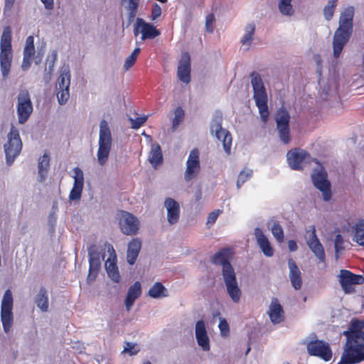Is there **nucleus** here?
Instances as JSON below:
<instances>
[{"label":"nucleus","mask_w":364,"mask_h":364,"mask_svg":"<svg viewBox=\"0 0 364 364\" xmlns=\"http://www.w3.org/2000/svg\"><path fill=\"white\" fill-rule=\"evenodd\" d=\"M15 0H4V12L11 11Z\"/></svg>","instance_id":"680f3d73"},{"label":"nucleus","mask_w":364,"mask_h":364,"mask_svg":"<svg viewBox=\"0 0 364 364\" xmlns=\"http://www.w3.org/2000/svg\"><path fill=\"white\" fill-rule=\"evenodd\" d=\"M267 228L278 242L284 241V230L278 220L272 217L267 221Z\"/></svg>","instance_id":"2f4dec72"},{"label":"nucleus","mask_w":364,"mask_h":364,"mask_svg":"<svg viewBox=\"0 0 364 364\" xmlns=\"http://www.w3.org/2000/svg\"><path fill=\"white\" fill-rule=\"evenodd\" d=\"M56 55H57L56 53L54 52L53 53V60L48 67V70H47V69H46V73L44 74V76H43V80L46 83H48L51 79L52 72L53 70V66H54L55 60L56 59Z\"/></svg>","instance_id":"603ef678"},{"label":"nucleus","mask_w":364,"mask_h":364,"mask_svg":"<svg viewBox=\"0 0 364 364\" xmlns=\"http://www.w3.org/2000/svg\"><path fill=\"white\" fill-rule=\"evenodd\" d=\"M147 116L136 117V119L129 118L131 122V127L134 129H137L141 127L147 120Z\"/></svg>","instance_id":"3c124183"},{"label":"nucleus","mask_w":364,"mask_h":364,"mask_svg":"<svg viewBox=\"0 0 364 364\" xmlns=\"http://www.w3.org/2000/svg\"><path fill=\"white\" fill-rule=\"evenodd\" d=\"M143 364H152L150 361H146Z\"/></svg>","instance_id":"0e129e2a"},{"label":"nucleus","mask_w":364,"mask_h":364,"mask_svg":"<svg viewBox=\"0 0 364 364\" xmlns=\"http://www.w3.org/2000/svg\"><path fill=\"white\" fill-rule=\"evenodd\" d=\"M289 120L290 115L288 111L283 108H280L277 110L275 116L277 129L280 140L284 144H288L290 141Z\"/></svg>","instance_id":"4468645a"},{"label":"nucleus","mask_w":364,"mask_h":364,"mask_svg":"<svg viewBox=\"0 0 364 364\" xmlns=\"http://www.w3.org/2000/svg\"><path fill=\"white\" fill-rule=\"evenodd\" d=\"M364 321L353 319L343 332L346 342L338 364H355L364 360Z\"/></svg>","instance_id":"f257e3e1"},{"label":"nucleus","mask_w":364,"mask_h":364,"mask_svg":"<svg viewBox=\"0 0 364 364\" xmlns=\"http://www.w3.org/2000/svg\"><path fill=\"white\" fill-rule=\"evenodd\" d=\"M214 21L215 16L213 14H208L205 18V28L209 33H212L213 31V23Z\"/></svg>","instance_id":"4d7b16f0"},{"label":"nucleus","mask_w":364,"mask_h":364,"mask_svg":"<svg viewBox=\"0 0 364 364\" xmlns=\"http://www.w3.org/2000/svg\"><path fill=\"white\" fill-rule=\"evenodd\" d=\"M140 50H141L139 48H136L132 51L131 55L126 58L124 64V68L125 70H128L130 68H132L134 65L137 58V56L140 53Z\"/></svg>","instance_id":"de8ad7c7"},{"label":"nucleus","mask_w":364,"mask_h":364,"mask_svg":"<svg viewBox=\"0 0 364 364\" xmlns=\"http://www.w3.org/2000/svg\"><path fill=\"white\" fill-rule=\"evenodd\" d=\"M218 328L220 329V334L223 337H226L229 335V324L224 318H220Z\"/></svg>","instance_id":"8fccbe9b"},{"label":"nucleus","mask_w":364,"mask_h":364,"mask_svg":"<svg viewBox=\"0 0 364 364\" xmlns=\"http://www.w3.org/2000/svg\"><path fill=\"white\" fill-rule=\"evenodd\" d=\"M148 295L153 299H159L168 296V290L161 282H156L149 289Z\"/></svg>","instance_id":"ea45409f"},{"label":"nucleus","mask_w":364,"mask_h":364,"mask_svg":"<svg viewBox=\"0 0 364 364\" xmlns=\"http://www.w3.org/2000/svg\"><path fill=\"white\" fill-rule=\"evenodd\" d=\"M136 344L127 342L125 343V346L124 347V350H122V353H128L129 355H134L137 354L139 352L138 349L135 348Z\"/></svg>","instance_id":"864d4df0"},{"label":"nucleus","mask_w":364,"mask_h":364,"mask_svg":"<svg viewBox=\"0 0 364 364\" xmlns=\"http://www.w3.org/2000/svg\"><path fill=\"white\" fill-rule=\"evenodd\" d=\"M0 67L2 77H8L13 58L11 46V30L9 26L4 28L0 41Z\"/></svg>","instance_id":"20e7f679"},{"label":"nucleus","mask_w":364,"mask_h":364,"mask_svg":"<svg viewBox=\"0 0 364 364\" xmlns=\"http://www.w3.org/2000/svg\"><path fill=\"white\" fill-rule=\"evenodd\" d=\"M161 14V6L155 3L153 4L151 8V20L155 21L156 20Z\"/></svg>","instance_id":"5fc2aeb1"},{"label":"nucleus","mask_w":364,"mask_h":364,"mask_svg":"<svg viewBox=\"0 0 364 364\" xmlns=\"http://www.w3.org/2000/svg\"><path fill=\"white\" fill-rule=\"evenodd\" d=\"M47 10H52L54 8V0H41Z\"/></svg>","instance_id":"052dcab7"},{"label":"nucleus","mask_w":364,"mask_h":364,"mask_svg":"<svg viewBox=\"0 0 364 364\" xmlns=\"http://www.w3.org/2000/svg\"><path fill=\"white\" fill-rule=\"evenodd\" d=\"M74 179L73 188L69 194L70 200H78L81 198L82 192L84 186V173L79 167H75L73 169Z\"/></svg>","instance_id":"aec40b11"},{"label":"nucleus","mask_w":364,"mask_h":364,"mask_svg":"<svg viewBox=\"0 0 364 364\" xmlns=\"http://www.w3.org/2000/svg\"><path fill=\"white\" fill-rule=\"evenodd\" d=\"M70 72L68 67H63L61 69L58 79V92L57 98L60 105H64L70 97Z\"/></svg>","instance_id":"2eb2a0df"},{"label":"nucleus","mask_w":364,"mask_h":364,"mask_svg":"<svg viewBox=\"0 0 364 364\" xmlns=\"http://www.w3.org/2000/svg\"><path fill=\"white\" fill-rule=\"evenodd\" d=\"M253 175V171L248 168H244L239 173L237 181V188H240V187L250 178H252Z\"/></svg>","instance_id":"37998d69"},{"label":"nucleus","mask_w":364,"mask_h":364,"mask_svg":"<svg viewBox=\"0 0 364 364\" xmlns=\"http://www.w3.org/2000/svg\"><path fill=\"white\" fill-rule=\"evenodd\" d=\"M355 9L349 6L341 13L339 26L334 33L333 38V56L338 58L343 47L350 39L353 32V21Z\"/></svg>","instance_id":"f03ea898"},{"label":"nucleus","mask_w":364,"mask_h":364,"mask_svg":"<svg viewBox=\"0 0 364 364\" xmlns=\"http://www.w3.org/2000/svg\"><path fill=\"white\" fill-rule=\"evenodd\" d=\"M50 165V159L48 154H44L39 158L38 168V175L40 177V181L43 182L45 181L47 176L48 170Z\"/></svg>","instance_id":"58836bf2"},{"label":"nucleus","mask_w":364,"mask_h":364,"mask_svg":"<svg viewBox=\"0 0 364 364\" xmlns=\"http://www.w3.org/2000/svg\"><path fill=\"white\" fill-rule=\"evenodd\" d=\"M140 0H122V6L126 11L127 26L134 20L139 9Z\"/></svg>","instance_id":"c756f323"},{"label":"nucleus","mask_w":364,"mask_h":364,"mask_svg":"<svg viewBox=\"0 0 364 364\" xmlns=\"http://www.w3.org/2000/svg\"><path fill=\"white\" fill-rule=\"evenodd\" d=\"M89 273L87 280L88 282H92L95 280L100 271L101 259L90 258L89 259Z\"/></svg>","instance_id":"a19ab883"},{"label":"nucleus","mask_w":364,"mask_h":364,"mask_svg":"<svg viewBox=\"0 0 364 364\" xmlns=\"http://www.w3.org/2000/svg\"><path fill=\"white\" fill-rule=\"evenodd\" d=\"M200 170L199 161V151L197 149H193L186 161V169L184 173V179L190 181L197 176Z\"/></svg>","instance_id":"6ab92c4d"},{"label":"nucleus","mask_w":364,"mask_h":364,"mask_svg":"<svg viewBox=\"0 0 364 364\" xmlns=\"http://www.w3.org/2000/svg\"><path fill=\"white\" fill-rule=\"evenodd\" d=\"M112 146V133L105 119L100 123L98 149L97 152V161L100 165L104 166L108 161Z\"/></svg>","instance_id":"39448f33"},{"label":"nucleus","mask_w":364,"mask_h":364,"mask_svg":"<svg viewBox=\"0 0 364 364\" xmlns=\"http://www.w3.org/2000/svg\"><path fill=\"white\" fill-rule=\"evenodd\" d=\"M289 269V280L295 290H299L302 287L301 273L295 261L290 258L288 259Z\"/></svg>","instance_id":"cd10ccee"},{"label":"nucleus","mask_w":364,"mask_h":364,"mask_svg":"<svg viewBox=\"0 0 364 364\" xmlns=\"http://www.w3.org/2000/svg\"><path fill=\"white\" fill-rule=\"evenodd\" d=\"M177 76L181 82L186 84L191 81V57L188 53L181 55L178 65Z\"/></svg>","instance_id":"5701e85b"},{"label":"nucleus","mask_w":364,"mask_h":364,"mask_svg":"<svg viewBox=\"0 0 364 364\" xmlns=\"http://www.w3.org/2000/svg\"><path fill=\"white\" fill-rule=\"evenodd\" d=\"M8 141L4 145L6 155V162L11 166L15 159L20 154L22 149V141L20 138L18 130L14 126L11 127L7 135Z\"/></svg>","instance_id":"423d86ee"},{"label":"nucleus","mask_w":364,"mask_h":364,"mask_svg":"<svg viewBox=\"0 0 364 364\" xmlns=\"http://www.w3.org/2000/svg\"><path fill=\"white\" fill-rule=\"evenodd\" d=\"M13 295L10 289L5 291L1 304V320L4 331L8 333L13 324Z\"/></svg>","instance_id":"9d476101"},{"label":"nucleus","mask_w":364,"mask_h":364,"mask_svg":"<svg viewBox=\"0 0 364 364\" xmlns=\"http://www.w3.org/2000/svg\"><path fill=\"white\" fill-rule=\"evenodd\" d=\"M255 236L257 240V243L263 254L268 257L273 256L274 249L272 247L269 239L259 228H256L255 229Z\"/></svg>","instance_id":"393cba45"},{"label":"nucleus","mask_w":364,"mask_h":364,"mask_svg":"<svg viewBox=\"0 0 364 364\" xmlns=\"http://www.w3.org/2000/svg\"><path fill=\"white\" fill-rule=\"evenodd\" d=\"M117 259H107L105 269L109 277L115 283L120 282V274L117 266Z\"/></svg>","instance_id":"e433bc0d"},{"label":"nucleus","mask_w":364,"mask_h":364,"mask_svg":"<svg viewBox=\"0 0 364 364\" xmlns=\"http://www.w3.org/2000/svg\"><path fill=\"white\" fill-rule=\"evenodd\" d=\"M196 339L198 345L204 350H210V339L205 323L203 320H199L196 323L195 327Z\"/></svg>","instance_id":"4be33fe9"},{"label":"nucleus","mask_w":364,"mask_h":364,"mask_svg":"<svg viewBox=\"0 0 364 364\" xmlns=\"http://www.w3.org/2000/svg\"><path fill=\"white\" fill-rule=\"evenodd\" d=\"M303 341V343L306 346L308 353L310 355L317 356L325 361H328L332 358V352L329 344L322 340L316 339V335H311Z\"/></svg>","instance_id":"0eeeda50"},{"label":"nucleus","mask_w":364,"mask_h":364,"mask_svg":"<svg viewBox=\"0 0 364 364\" xmlns=\"http://www.w3.org/2000/svg\"><path fill=\"white\" fill-rule=\"evenodd\" d=\"M141 247V242L137 238L132 239L128 244L127 260L130 265H133L139 255Z\"/></svg>","instance_id":"7c9ffc66"},{"label":"nucleus","mask_w":364,"mask_h":364,"mask_svg":"<svg viewBox=\"0 0 364 364\" xmlns=\"http://www.w3.org/2000/svg\"><path fill=\"white\" fill-rule=\"evenodd\" d=\"M223 279L226 287L227 293L234 303L240 300L242 291L238 286L234 269H225Z\"/></svg>","instance_id":"f8f14e48"},{"label":"nucleus","mask_w":364,"mask_h":364,"mask_svg":"<svg viewBox=\"0 0 364 364\" xmlns=\"http://www.w3.org/2000/svg\"><path fill=\"white\" fill-rule=\"evenodd\" d=\"M33 104L29 92L21 90L17 95L16 113L20 124H25L33 112Z\"/></svg>","instance_id":"1a4fd4ad"},{"label":"nucleus","mask_w":364,"mask_h":364,"mask_svg":"<svg viewBox=\"0 0 364 364\" xmlns=\"http://www.w3.org/2000/svg\"><path fill=\"white\" fill-rule=\"evenodd\" d=\"M212 262L222 266V275H224L225 269H234L228 261V252L225 250H221L215 253L212 258Z\"/></svg>","instance_id":"473e14b6"},{"label":"nucleus","mask_w":364,"mask_h":364,"mask_svg":"<svg viewBox=\"0 0 364 364\" xmlns=\"http://www.w3.org/2000/svg\"><path fill=\"white\" fill-rule=\"evenodd\" d=\"M292 0H279L278 8L282 15L291 16L294 11L291 4Z\"/></svg>","instance_id":"79ce46f5"},{"label":"nucleus","mask_w":364,"mask_h":364,"mask_svg":"<svg viewBox=\"0 0 364 364\" xmlns=\"http://www.w3.org/2000/svg\"><path fill=\"white\" fill-rule=\"evenodd\" d=\"M141 285L139 282H135L132 285H131L127 291V294L124 300V305L126 307V310L129 312L135 301L140 297L141 295Z\"/></svg>","instance_id":"bb28decb"},{"label":"nucleus","mask_w":364,"mask_h":364,"mask_svg":"<svg viewBox=\"0 0 364 364\" xmlns=\"http://www.w3.org/2000/svg\"><path fill=\"white\" fill-rule=\"evenodd\" d=\"M353 240L364 247V219L360 220L353 228Z\"/></svg>","instance_id":"4c0bfd02"},{"label":"nucleus","mask_w":364,"mask_h":364,"mask_svg":"<svg viewBox=\"0 0 364 364\" xmlns=\"http://www.w3.org/2000/svg\"><path fill=\"white\" fill-rule=\"evenodd\" d=\"M318 73L319 75H321V71H320V70H319V71H318Z\"/></svg>","instance_id":"774afa93"},{"label":"nucleus","mask_w":364,"mask_h":364,"mask_svg":"<svg viewBox=\"0 0 364 364\" xmlns=\"http://www.w3.org/2000/svg\"><path fill=\"white\" fill-rule=\"evenodd\" d=\"M268 315L272 323H280L284 320V310L277 298H272L269 306Z\"/></svg>","instance_id":"c85d7f7f"},{"label":"nucleus","mask_w":364,"mask_h":364,"mask_svg":"<svg viewBox=\"0 0 364 364\" xmlns=\"http://www.w3.org/2000/svg\"><path fill=\"white\" fill-rule=\"evenodd\" d=\"M34 54V38L30 36L26 40V45L23 49V58L21 64V68L23 70H27L30 68Z\"/></svg>","instance_id":"a878e982"},{"label":"nucleus","mask_w":364,"mask_h":364,"mask_svg":"<svg viewBox=\"0 0 364 364\" xmlns=\"http://www.w3.org/2000/svg\"><path fill=\"white\" fill-rule=\"evenodd\" d=\"M223 117L221 114H216L210 123V132L217 139L223 143L225 152L230 154L232 146V136L230 132L222 127Z\"/></svg>","instance_id":"6e6552de"},{"label":"nucleus","mask_w":364,"mask_h":364,"mask_svg":"<svg viewBox=\"0 0 364 364\" xmlns=\"http://www.w3.org/2000/svg\"><path fill=\"white\" fill-rule=\"evenodd\" d=\"M337 4L335 0H328V4L323 8V16L326 21L332 19Z\"/></svg>","instance_id":"c03bdc74"},{"label":"nucleus","mask_w":364,"mask_h":364,"mask_svg":"<svg viewBox=\"0 0 364 364\" xmlns=\"http://www.w3.org/2000/svg\"><path fill=\"white\" fill-rule=\"evenodd\" d=\"M334 247H335V257L336 259L338 258V254L343 251L344 247V240L341 235H336L334 240Z\"/></svg>","instance_id":"09e8293b"},{"label":"nucleus","mask_w":364,"mask_h":364,"mask_svg":"<svg viewBox=\"0 0 364 364\" xmlns=\"http://www.w3.org/2000/svg\"><path fill=\"white\" fill-rule=\"evenodd\" d=\"M288 247L291 252H295L298 249V246L296 241L293 240H289Z\"/></svg>","instance_id":"e2e57ef3"},{"label":"nucleus","mask_w":364,"mask_h":364,"mask_svg":"<svg viewBox=\"0 0 364 364\" xmlns=\"http://www.w3.org/2000/svg\"><path fill=\"white\" fill-rule=\"evenodd\" d=\"M164 207L167 210V220L170 225L177 223L180 218V205L172 198H166Z\"/></svg>","instance_id":"b1692460"},{"label":"nucleus","mask_w":364,"mask_h":364,"mask_svg":"<svg viewBox=\"0 0 364 364\" xmlns=\"http://www.w3.org/2000/svg\"><path fill=\"white\" fill-rule=\"evenodd\" d=\"M105 245L107 247V252L109 255V257L107 259H117V255L113 246L107 242L105 243Z\"/></svg>","instance_id":"bf43d9fd"},{"label":"nucleus","mask_w":364,"mask_h":364,"mask_svg":"<svg viewBox=\"0 0 364 364\" xmlns=\"http://www.w3.org/2000/svg\"><path fill=\"white\" fill-rule=\"evenodd\" d=\"M250 350V348H249L246 352V354H247L249 353V351Z\"/></svg>","instance_id":"69168bd1"},{"label":"nucleus","mask_w":364,"mask_h":364,"mask_svg":"<svg viewBox=\"0 0 364 364\" xmlns=\"http://www.w3.org/2000/svg\"><path fill=\"white\" fill-rule=\"evenodd\" d=\"M185 113L181 107H178L174 112V118L172 121V129H176L183 121Z\"/></svg>","instance_id":"49530a36"},{"label":"nucleus","mask_w":364,"mask_h":364,"mask_svg":"<svg viewBox=\"0 0 364 364\" xmlns=\"http://www.w3.org/2000/svg\"><path fill=\"white\" fill-rule=\"evenodd\" d=\"M287 158L288 164L291 169L301 170L304 164L309 161L310 155L302 149H294L287 153Z\"/></svg>","instance_id":"a211bd4d"},{"label":"nucleus","mask_w":364,"mask_h":364,"mask_svg":"<svg viewBox=\"0 0 364 364\" xmlns=\"http://www.w3.org/2000/svg\"><path fill=\"white\" fill-rule=\"evenodd\" d=\"M338 281L345 294H353L355 292V285L362 284L364 282V277L352 273L349 270L342 269L338 275Z\"/></svg>","instance_id":"ddd939ff"},{"label":"nucleus","mask_w":364,"mask_h":364,"mask_svg":"<svg viewBox=\"0 0 364 364\" xmlns=\"http://www.w3.org/2000/svg\"><path fill=\"white\" fill-rule=\"evenodd\" d=\"M335 88L333 90H331L329 86L327 87H324L322 91L320 93L321 97L324 100H331V98L336 99L338 97L337 87L334 83Z\"/></svg>","instance_id":"a18cd8bd"},{"label":"nucleus","mask_w":364,"mask_h":364,"mask_svg":"<svg viewBox=\"0 0 364 364\" xmlns=\"http://www.w3.org/2000/svg\"><path fill=\"white\" fill-rule=\"evenodd\" d=\"M149 161L154 168H156L159 165L162 164V151L161 146L158 143L151 144V150L149 154Z\"/></svg>","instance_id":"72a5a7b5"},{"label":"nucleus","mask_w":364,"mask_h":364,"mask_svg":"<svg viewBox=\"0 0 364 364\" xmlns=\"http://www.w3.org/2000/svg\"><path fill=\"white\" fill-rule=\"evenodd\" d=\"M200 197V193H199L198 196H197L198 199H199Z\"/></svg>","instance_id":"338daca9"},{"label":"nucleus","mask_w":364,"mask_h":364,"mask_svg":"<svg viewBox=\"0 0 364 364\" xmlns=\"http://www.w3.org/2000/svg\"><path fill=\"white\" fill-rule=\"evenodd\" d=\"M251 85L253 90V99L258 108L261 119L266 123L269 118L268 95L263 80L257 72H252L250 75Z\"/></svg>","instance_id":"7ed1b4c3"},{"label":"nucleus","mask_w":364,"mask_h":364,"mask_svg":"<svg viewBox=\"0 0 364 364\" xmlns=\"http://www.w3.org/2000/svg\"><path fill=\"white\" fill-rule=\"evenodd\" d=\"M35 304L42 312H47L49 309V300L48 291L45 287H41L35 296Z\"/></svg>","instance_id":"f704fd0d"},{"label":"nucleus","mask_w":364,"mask_h":364,"mask_svg":"<svg viewBox=\"0 0 364 364\" xmlns=\"http://www.w3.org/2000/svg\"><path fill=\"white\" fill-rule=\"evenodd\" d=\"M220 213V210H219L213 211L210 213H209L208 218H207V223L208 224H213L215 222V220H217Z\"/></svg>","instance_id":"13d9d810"},{"label":"nucleus","mask_w":364,"mask_h":364,"mask_svg":"<svg viewBox=\"0 0 364 364\" xmlns=\"http://www.w3.org/2000/svg\"><path fill=\"white\" fill-rule=\"evenodd\" d=\"M311 178L315 187L322 193L323 200H329L331 198V184L327 179V173L325 170L322 168L318 171L316 170L311 174Z\"/></svg>","instance_id":"dca6fc26"},{"label":"nucleus","mask_w":364,"mask_h":364,"mask_svg":"<svg viewBox=\"0 0 364 364\" xmlns=\"http://www.w3.org/2000/svg\"><path fill=\"white\" fill-rule=\"evenodd\" d=\"M119 223L122 232L127 235L136 234L139 228L138 218L127 211L121 212Z\"/></svg>","instance_id":"f3484780"},{"label":"nucleus","mask_w":364,"mask_h":364,"mask_svg":"<svg viewBox=\"0 0 364 364\" xmlns=\"http://www.w3.org/2000/svg\"><path fill=\"white\" fill-rule=\"evenodd\" d=\"M255 33V24L254 23H247L244 28V34L240 39V43L249 50L253 41V37Z\"/></svg>","instance_id":"c9c22d12"},{"label":"nucleus","mask_w":364,"mask_h":364,"mask_svg":"<svg viewBox=\"0 0 364 364\" xmlns=\"http://www.w3.org/2000/svg\"><path fill=\"white\" fill-rule=\"evenodd\" d=\"M133 33L135 37L141 34V40H151L161 34L159 29L152 23L146 22L141 18H136L133 26Z\"/></svg>","instance_id":"9b49d317"},{"label":"nucleus","mask_w":364,"mask_h":364,"mask_svg":"<svg viewBox=\"0 0 364 364\" xmlns=\"http://www.w3.org/2000/svg\"><path fill=\"white\" fill-rule=\"evenodd\" d=\"M311 232L307 240V245L314 255L319 259L321 262H325L326 255L323 247L320 242L316 234V228L313 225L311 227Z\"/></svg>","instance_id":"412c9836"},{"label":"nucleus","mask_w":364,"mask_h":364,"mask_svg":"<svg viewBox=\"0 0 364 364\" xmlns=\"http://www.w3.org/2000/svg\"><path fill=\"white\" fill-rule=\"evenodd\" d=\"M88 257L89 259H100V253L95 245H92L88 247Z\"/></svg>","instance_id":"6e6d98bb"}]
</instances>
